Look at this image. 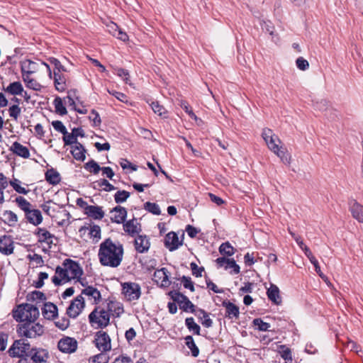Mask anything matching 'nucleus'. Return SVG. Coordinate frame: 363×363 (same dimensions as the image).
<instances>
[{"label": "nucleus", "instance_id": "obj_1", "mask_svg": "<svg viewBox=\"0 0 363 363\" xmlns=\"http://www.w3.org/2000/svg\"><path fill=\"white\" fill-rule=\"evenodd\" d=\"M123 253L122 244L107 238L99 245L98 257L102 266L116 268L121 264Z\"/></svg>", "mask_w": 363, "mask_h": 363}, {"label": "nucleus", "instance_id": "obj_2", "mask_svg": "<svg viewBox=\"0 0 363 363\" xmlns=\"http://www.w3.org/2000/svg\"><path fill=\"white\" fill-rule=\"evenodd\" d=\"M262 136L268 148L277 155L283 163L289 165L291 163V155L286 149L279 146L281 141L279 137L269 128L263 129Z\"/></svg>", "mask_w": 363, "mask_h": 363}, {"label": "nucleus", "instance_id": "obj_3", "mask_svg": "<svg viewBox=\"0 0 363 363\" xmlns=\"http://www.w3.org/2000/svg\"><path fill=\"white\" fill-rule=\"evenodd\" d=\"M13 318L19 322L35 321L39 316L38 308L30 303L18 306L12 311Z\"/></svg>", "mask_w": 363, "mask_h": 363}, {"label": "nucleus", "instance_id": "obj_4", "mask_svg": "<svg viewBox=\"0 0 363 363\" xmlns=\"http://www.w3.org/2000/svg\"><path fill=\"white\" fill-rule=\"evenodd\" d=\"M89 321L94 328H104L110 322V314L103 308L96 307L89 315Z\"/></svg>", "mask_w": 363, "mask_h": 363}, {"label": "nucleus", "instance_id": "obj_5", "mask_svg": "<svg viewBox=\"0 0 363 363\" xmlns=\"http://www.w3.org/2000/svg\"><path fill=\"white\" fill-rule=\"evenodd\" d=\"M17 333L21 337L35 338L43 334L44 329L40 324L36 323L35 321H29L20 325Z\"/></svg>", "mask_w": 363, "mask_h": 363}, {"label": "nucleus", "instance_id": "obj_6", "mask_svg": "<svg viewBox=\"0 0 363 363\" xmlns=\"http://www.w3.org/2000/svg\"><path fill=\"white\" fill-rule=\"evenodd\" d=\"M49 358L47 350L40 347H32L25 357L19 359L18 363H46Z\"/></svg>", "mask_w": 363, "mask_h": 363}, {"label": "nucleus", "instance_id": "obj_7", "mask_svg": "<svg viewBox=\"0 0 363 363\" xmlns=\"http://www.w3.org/2000/svg\"><path fill=\"white\" fill-rule=\"evenodd\" d=\"M40 67H45L50 77H51L52 72L50 66L40 60H37L36 61L25 60L21 63V72H26L28 74H34L37 72Z\"/></svg>", "mask_w": 363, "mask_h": 363}, {"label": "nucleus", "instance_id": "obj_8", "mask_svg": "<svg viewBox=\"0 0 363 363\" xmlns=\"http://www.w3.org/2000/svg\"><path fill=\"white\" fill-rule=\"evenodd\" d=\"M30 350V343L27 342L25 340L20 339L13 342L9 350V353L11 357H17L21 359V357H25L26 354H28V352Z\"/></svg>", "mask_w": 363, "mask_h": 363}, {"label": "nucleus", "instance_id": "obj_9", "mask_svg": "<svg viewBox=\"0 0 363 363\" xmlns=\"http://www.w3.org/2000/svg\"><path fill=\"white\" fill-rule=\"evenodd\" d=\"M94 342L96 348L101 352H108L111 350V337L104 330H99L95 333Z\"/></svg>", "mask_w": 363, "mask_h": 363}, {"label": "nucleus", "instance_id": "obj_10", "mask_svg": "<svg viewBox=\"0 0 363 363\" xmlns=\"http://www.w3.org/2000/svg\"><path fill=\"white\" fill-rule=\"evenodd\" d=\"M122 293L129 301L138 300L141 294L140 286L133 282L122 284Z\"/></svg>", "mask_w": 363, "mask_h": 363}, {"label": "nucleus", "instance_id": "obj_11", "mask_svg": "<svg viewBox=\"0 0 363 363\" xmlns=\"http://www.w3.org/2000/svg\"><path fill=\"white\" fill-rule=\"evenodd\" d=\"M62 266L66 268L67 273L69 278L72 279H79L83 274V269L77 262L66 259L63 261Z\"/></svg>", "mask_w": 363, "mask_h": 363}, {"label": "nucleus", "instance_id": "obj_12", "mask_svg": "<svg viewBox=\"0 0 363 363\" xmlns=\"http://www.w3.org/2000/svg\"><path fill=\"white\" fill-rule=\"evenodd\" d=\"M85 307L84 298L82 295L77 296L69 304L67 314L69 318H76Z\"/></svg>", "mask_w": 363, "mask_h": 363}, {"label": "nucleus", "instance_id": "obj_13", "mask_svg": "<svg viewBox=\"0 0 363 363\" xmlns=\"http://www.w3.org/2000/svg\"><path fill=\"white\" fill-rule=\"evenodd\" d=\"M77 341L70 337L62 338L57 344L58 349L64 353H72L77 349Z\"/></svg>", "mask_w": 363, "mask_h": 363}, {"label": "nucleus", "instance_id": "obj_14", "mask_svg": "<svg viewBox=\"0 0 363 363\" xmlns=\"http://www.w3.org/2000/svg\"><path fill=\"white\" fill-rule=\"evenodd\" d=\"M110 213L112 214L111 216L112 223L121 224L125 221L128 212L125 208L117 206L111 210Z\"/></svg>", "mask_w": 363, "mask_h": 363}, {"label": "nucleus", "instance_id": "obj_15", "mask_svg": "<svg viewBox=\"0 0 363 363\" xmlns=\"http://www.w3.org/2000/svg\"><path fill=\"white\" fill-rule=\"evenodd\" d=\"M123 230L131 237L138 235L141 232V225L137 219L133 218L123 223Z\"/></svg>", "mask_w": 363, "mask_h": 363}, {"label": "nucleus", "instance_id": "obj_16", "mask_svg": "<svg viewBox=\"0 0 363 363\" xmlns=\"http://www.w3.org/2000/svg\"><path fill=\"white\" fill-rule=\"evenodd\" d=\"M69 278L65 267L57 266L55 269V274L52 277V281L55 286L69 281Z\"/></svg>", "mask_w": 363, "mask_h": 363}, {"label": "nucleus", "instance_id": "obj_17", "mask_svg": "<svg viewBox=\"0 0 363 363\" xmlns=\"http://www.w3.org/2000/svg\"><path fill=\"white\" fill-rule=\"evenodd\" d=\"M135 250L138 253H145L150 247V240L147 235H138L134 241Z\"/></svg>", "mask_w": 363, "mask_h": 363}, {"label": "nucleus", "instance_id": "obj_18", "mask_svg": "<svg viewBox=\"0 0 363 363\" xmlns=\"http://www.w3.org/2000/svg\"><path fill=\"white\" fill-rule=\"evenodd\" d=\"M180 245L182 242H179L178 235L174 232H169L164 238V246L169 250H176Z\"/></svg>", "mask_w": 363, "mask_h": 363}, {"label": "nucleus", "instance_id": "obj_19", "mask_svg": "<svg viewBox=\"0 0 363 363\" xmlns=\"http://www.w3.org/2000/svg\"><path fill=\"white\" fill-rule=\"evenodd\" d=\"M13 241L11 236L4 235L0 237V252L6 255L13 252Z\"/></svg>", "mask_w": 363, "mask_h": 363}, {"label": "nucleus", "instance_id": "obj_20", "mask_svg": "<svg viewBox=\"0 0 363 363\" xmlns=\"http://www.w3.org/2000/svg\"><path fill=\"white\" fill-rule=\"evenodd\" d=\"M25 216L28 222L35 226L40 225L43 221L42 213L38 209L31 208L25 213Z\"/></svg>", "mask_w": 363, "mask_h": 363}, {"label": "nucleus", "instance_id": "obj_21", "mask_svg": "<svg viewBox=\"0 0 363 363\" xmlns=\"http://www.w3.org/2000/svg\"><path fill=\"white\" fill-rule=\"evenodd\" d=\"M350 211L352 217L360 223H363V206L355 200L350 203Z\"/></svg>", "mask_w": 363, "mask_h": 363}, {"label": "nucleus", "instance_id": "obj_22", "mask_svg": "<svg viewBox=\"0 0 363 363\" xmlns=\"http://www.w3.org/2000/svg\"><path fill=\"white\" fill-rule=\"evenodd\" d=\"M81 295H85L88 296L91 300L94 301V303L97 304L101 299V295L100 291L92 286H88L84 288L81 293Z\"/></svg>", "mask_w": 363, "mask_h": 363}, {"label": "nucleus", "instance_id": "obj_23", "mask_svg": "<svg viewBox=\"0 0 363 363\" xmlns=\"http://www.w3.org/2000/svg\"><path fill=\"white\" fill-rule=\"evenodd\" d=\"M67 78L61 72L54 70V84L55 89L60 91L63 92L67 89Z\"/></svg>", "mask_w": 363, "mask_h": 363}, {"label": "nucleus", "instance_id": "obj_24", "mask_svg": "<svg viewBox=\"0 0 363 363\" xmlns=\"http://www.w3.org/2000/svg\"><path fill=\"white\" fill-rule=\"evenodd\" d=\"M223 306L225 308V316L230 319L239 318V308L230 301H223Z\"/></svg>", "mask_w": 363, "mask_h": 363}, {"label": "nucleus", "instance_id": "obj_25", "mask_svg": "<svg viewBox=\"0 0 363 363\" xmlns=\"http://www.w3.org/2000/svg\"><path fill=\"white\" fill-rule=\"evenodd\" d=\"M268 298L276 305H279L281 303V298L279 294V288L273 284H271L270 287L267 291Z\"/></svg>", "mask_w": 363, "mask_h": 363}, {"label": "nucleus", "instance_id": "obj_26", "mask_svg": "<svg viewBox=\"0 0 363 363\" xmlns=\"http://www.w3.org/2000/svg\"><path fill=\"white\" fill-rule=\"evenodd\" d=\"M10 150L12 151L16 155L25 159L28 158L30 157L29 150L26 146H23L18 142H14L12 144Z\"/></svg>", "mask_w": 363, "mask_h": 363}, {"label": "nucleus", "instance_id": "obj_27", "mask_svg": "<svg viewBox=\"0 0 363 363\" xmlns=\"http://www.w3.org/2000/svg\"><path fill=\"white\" fill-rule=\"evenodd\" d=\"M86 150L81 143L72 146L71 153L73 157L78 161H84L86 159Z\"/></svg>", "mask_w": 363, "mask_h": 363}, {"label": "nucleus", "instance_id": "obj_28", "mask_svg": "<svg viewBox=\"0 0 363 363\" xmlns=\"http://www.w3.org/2000/svg\"><path fill=\"white\" fill-rule=\"evenodd\" d=\"M85 214L95 220H101L104 217V212L102 208L98 206H89Z\"/></svg>", "mask_w": 363, "mask_h": 363}, {"label": "nucleus", "instance_id": "obj_29", "mask_svg": "<svg viewBox=\"0 0 363 363\" xmlns=\"http://www.w3.org/2000/svg\"><path fill=\"white\" fill-rule=\"evenodd\" d=\"M42 310L44 317L49 320L54 318L57 314V308L52 303H45Z\"/></svg>", "mask_w": 363, "mask_h": 363}, {"label": "nucleus", "instance_id": "obj_30", "mask_svg": "<svg viewBox=\"0 0 363 363\" xmlns=\"http://www.w3.org/2000/svg\"><path fill=\"white\" fill-rule=\"evenodd\" d=\"M35 235L38 237V242H47L48 244L52 243L51 239L54 238V235L45 228H38Z\"/></svg>", "mask_w": 363, "mask_h": 363}, {"label": "nucleus", "instance_id": "obj_31", "mask_svg": "<svg viewBox=\"0 0 363 363\" xmlns=\"http://www.w3.org/2000/svg\"><path fill=\"white\" fill-rule=\"evenodd\" d=\"M4 90L11 95L16 96L22 94L23 87L20 82H14L4 88Z\"/></svg>", "mask_w": 363, "mask_h": 363}, {"label": "nucleus", "instance_id": "obj_32", "mask_svg": "<svg viewBox=\"0 0 363 363\" xmlns=\"http://www.w3.org/2000/svg\"><path fill=\"white\" fill-rule=\"evenodd\" d=\"M168 274L169 272L166 268H162L155 272L154 277L160 280L162 285L166 286L169 284Z\"/></svg>", "mask_w": 363, "mask_h": 363}, {"label": "nucleus", "instance_id": "obj_33", "mask_svg": "<svg viewBox=\"0 0 363 363\" xmlns=\"http://www.w3.org/2000/svg\"><path fill=\"white\" fill-rule=\"evenodd\" d=\"M200 319L201 324L205 328H211L213 325V320L210 318L209 315L203 309H199L196 314Z\"/></svg>", "mask_w": 363, "mask_h": 363}, {"label": "nucleus", "instance_id": "obj_34", "mask_svg": "<svg viewBox=\"0 0 363 363\" xmlns=\"http://www.w3.org/2000/svg\"><path fill=\"white\" fill-rule=\"evenodd\" d=\"M45 179L48 183L55 185L60 182V176L57 171L53 169H48L45 173Z\"/></svg>", "mask_w": 363, "mask_h": 363}, {"label": "nucleus", "instance_id": "obj_35", "mask_svg": "<svg viewBox=\"0 0 363 363\" xmlns=\"http://www.w3.org/2000/svg\"><path fill=\"white\" fill-rule=\"evenodd\" d=\"M185 325L190 332H192L195 335H200V326L195 323L192 317L186 318Z\"/></svg>", "mask_w": 363, "mask_h": 363}, {"label": "nucleus", "instance_id": "obj_36", "mask_svg": "<svg viewBox=\"0 0 363 363\" xmlns=\"http://www.w3.org/2000/svg\"><path fill=\"white\" fill-rule=\"evenodd\" d=\"M185 343L187 347L191 350L193 357H196L199 354V350L194 342V340L191 335L185 337Z\"/></svg>", "mask_w": 363, "mask_h": 363}, {"label": "nucleus", "instance_id": "obj_37", "mask_svg": "<svg viewBox=\"0 0 363 363\" xmlns=\"http://www.w3.org/2000/svg\"><path fill=\"white\" fill-rule=\"evenodd\" d=\"M15 202L25 213L32 208V204L23 196L16 197Z\"/></svg>", "mask_w": 363, "mask_h": 363}, {"label": "nucleus", "instance_id": "obj_38", "mask_svg": "<svg viewBox=\"0 0 363 363\" xmlns=\"http://www.w3.org/2000/svg\"><path fill=\"white\" fill-rule=\"evenodd\" d=\"M53 105L55 108V112L61 116L66 115L67 111L63 104L62 100L60 96H56L53 101Z\"/></svg>", "mask_w": 363, "mask_h": 363}, {"label": "nucleus", "instance_id": "obj_39", "mask_svg": "<svg viewBox=\"0 0 363 363\" xmlns=\"http://www.w3.org/2000/svg\"><path fill=\"white\" fill-rule=\"evenodd\" d=\"M3 216L5 219V222L7 223L10 226H14L15 224L18 222V216L12 211H5L3 213Z\"/></svg>", "mask_w": 363, "mask_h": 363}, {"label": "nucleus", "instance_id": "obj_40", "mask_svg": "<svg viewBox=\"0 0 363 363\" xmlns=\"http://www.w3.org/2000/svg\"><path fill=\"white\" fill-rule=\"evenodd\" d=\"M107 352H101V353L96 354L89 358V363H108L109 356L106 353Z\"/></svg>", "mask_w": 363, "mask_h": 363}, {"label": "nucleus", "instance_id": "obj_41", "mask_svg": "<svg viewBox=\"0 0 363 363\" xmlns=\"http://www.w3.org/2000/svg\"><path fill=\"white\" fill-rule=\"evenodd\" d=\"M151 108L155 113L157 114L160 116H162L163 118H167V111L165 109V108L160 105L158 101H153L150 104Z\"/></svg>", "mask_w": 363, "mask_h": 363}, {"label": "nucleus", "instance_id": "obj_42", "mask_svg": "<svg viewBox=\"0 0 363 363\" xmlns=\"http://www.w3.org/2000/svg\"><path fill=\"white\" fill-rule=\"evenodd\" d=\"M219 252L221 255L231 256L235 253V249L228 242H226L220 245Z\"/></svg>", "mask_w": 363, "mask_h": 363}, {"label": "nucleus", "instance_id": "obj_43", "mask_svg": "<svg viewBox=\"0 0 363 363\" xmlns=\"http://www.w3.org/2000/svg\"><path fill=\"white\" fill-rule=\"evenodd\" d=\"M84 168L91 173L96 174L101 170V167L99 164L94 160H91L84 164Z\"/></svg>", "mask_w": 363, "mask_h": 363}, {"label": "nucleus", "instance_id": "obj_44", "mask_svg": "<svg viewBox=\"0 0 363 363\" xmlns=\"http://www.w3.org/2000/svg\"><path fill=\"white\" fill-rule=\"evenodd\" d=\"M254 326L257 327V328L260 331H269V328L271 327L270 324L266 322H264L261 318H255L252 321Z\"/></svg>", "mask_w": 363, "mask_h": 363}, {"label": "nucleus", "instance_id": "obj_45", "mask_svg": "<svg viewBox=\"0 0 363 363\" xmlns=\"http://www.w3.org/2000/svg\"><path fill=\"white\" fill-rule=\"evenodd\" d=\"M144 208L146 211L152 213L154 215L159 216L161 214V211L158 204L155 203H151L150 201L146 202L144 204Z\"/></svg>", "mask_w": 363, "mask_h": 363}, {"label": "nucleus", "instance_id": "obj_46", "mask_svg": "<svg viewBox=\"0 0 363 363\" xmlns=\"http://www.w3.org/2000/svg\"><path fill=\"white\" fill-rule=\"evenodd\" d=\"M130 196V193L125 190L118 191L114 195L116 203H121L125 202Z\"/></svg>", "mask_w": 363, "mask_h": 363}, {"label": "nucleus", "instance_id": "obj_47", "mask_svg": "<svg viewBox=\"0 0 363 363\" xmlns=\"http://www.w3.org/2000/svg\"><path fill=\"white\" fill-rule=\"evenodd\" d=\"M96 184L98 187L102 188V189L105 191H111L116 189L113 185L110 184L108 181L105 179H102L96 182Z\"/></svg>", "mask_w": 363, "mask_h": 363}, {"label": "nucleus", "instance_id": "obj_48", "mask_svg": "<svg viewBox=\"0 0 363 363\" xmlns=\"http://www.w3.org/2000/svg\"><path fill=\"white\" fill-rule=\"evenodd\" d=\"M108 306L110 311H113L117 317L120 316V315L122 314L124 311L123 308L120 303L111 301L108 304Z\"/></svg>", "mask_w": 363, "mask_h": 363}, {"label": "nucleus", "instance_id": "obj_49", "mask_svg": "<svg viewBox=\"0 0 363 363\" xmlns=\"http://www.w3.org/2000/svg\"><path fill=\"white\" fill-rule=\"evenodd\" d=\"M179 308L185 312H195V306L191 303V301H189L187 297H186V300H184L182 303L179 305Z\"/></svg>", "mask_w": 363, "mask_h": 363}, {"label": "nucleus", "instance_id": "obj_50", "mask_svg": "<svg viewBox=\"0 0 363 363\" xmlns=\"http://www.w3.org/2000/svg\"><path fill=\"white\" fill-rule=\"evenodd\" d=\"M281 357L286 361H292L291 350L286 345H280L279 350Z\"/></svg>", "mask_w": 363, "mask_h": 363}, {"label": "nucleus", "instance_id": "obj_51", "mask_svg": "<svg viewBox=\"0 0 363 363\" xmlns=\"http://www.w3.org/2000/svg\"><path fill=\"white\" fill-rule=\"evenodd\" d=\"M19 180L14 179L13 180L10 181L9 184L16 192L26 195L29 192V190L19 185Z\"/></svg>", "mask_w": 363, "mask_h": 363}, {"label": "nucleus", "instance_id": "obj_52", "mask_svg": "<svg viewBox=\"0 0 363 363\" xmlns=\"http://www.w3.org/2000/svg\"><path fill=\"white\" fill-rule=\"evenodd\" d=\"M63 141L65 145H76L79 143L77 140V138H75L72 132L71 133H68L67 135H63Z\"/></svg>", "mask_w": 363, "mask_h": 363}, {"label": "nucleus", "instance_id": "obj_53", "mask_svg": "<svg viewBox=\"0 0 363 363\" xmlns=\"http://www.w3.org/2000/svg\"><path fill=\"white\" fill-rule=\"evenodd\" d=\"M21 108L18 104L12 105L9 108V116L13 120L17 121L18 118L21 115Z\"/></svg>", "mask_w": 363, "mask_h": 363}, {"label": "nucleus", "instance_id": "obj_54", "mask_svg": "<svg viewBox=\"0 0 363 363\" xmlns=\"http://www.w3.org/2000/svg\"><path fill=\"white\" fill-rule=\"evenodd\" d=\"M118 76L121 77L125 84L130 85V74L128 70L123 68H118L116 69Z\"/></svg>", "mask_w": 363, "mask_h": 363}, {"label": "nucleus", "instance_id": "obj_55", "mask_svg": "<svg viewBox=\"0 0 363 363\" xmlns=\"http://www.w3.org/2000/svg\"><path fill=\"white\" fill-rule=\"evenodd\" d=\"M225 269H233L232 274H237L240 273V267L233 259H228V262L225 266Z\"/></svg>", "mask_w": 363, "mask_h": 363}, {"label": "nucleus", "instance_id": "obj_56", "mask_svg": "<svg viewBox=\"0 0 363 363\" xmlns=\"http://www.w3.org/2000/svg\"><path fill=\"white\" fill-rule=\"evenodd\" d=\"M169 295L171 296V298L173 299V301L174 302H177L179 304V306L181 303H182V301L184 300H186V296L181 294L180 292L176 291H171L169 293Z\"/></svg>", "mask_w": 363, "mask_h": 363}, {"label": "nucleus", "instance_id": "obj_57", "mask_svg": "<svg viewBox=\"0 0 363 363\" xmlns=\"http://www.w3.org/2000/svg\"><path fill=\"white\" fill-rule=\"evenodd\" d=\"M52 125L53 126V128L55 130L61 133L62 135L67 134V130L66 127L64 125V124L60 121H52Z\"/></svg>", "mask_w": 363, "mask_h": 363}, {"label": "nucleus", "instance_id": "obj_58", "mask_svg": "<svg viewBox=\"0 0 363 363\" xmlns=\"http://www.w3.org/2000/svg\"><path fill=\"white\" fill-rule=\"evenodd\" d=\"M50 62L55 66L54 70L57 72H67V69L61 64V62L55 57H50L49 59Z\"/></svg>", "mask_w": 363, "mask_h": 363}, {"label": "nucleus", "instance_id": "obj_59", "mask_svg": "<svg viewBox=\"0 0 363 363\" xmlns=\"http://www.w3.org/2000/svg\"><path fill=\"white\" fill-rule=\"evenodd\" d=\"M182 283L185 289H188L192 292L195 291L194 283L190 277L183 276L182 277Z\"/></svg>", "mask_w": 363, "mask_h": 363}, {"label": "nucleus", "instance_id": "obj_60", "mask_svg": "<svg viewBox=\"0 0 363 363\" xmlns=\"http://www.w3.org/2000/svg\"><path fill=\"white\" fill-rule=\"evenodd\" d=\"M296 64L297 67L302 71H305L309 67L308 62L302 57L297 58Z\"/></svg>", "mask_w": 363, "mask_h": 363}, {"label": "nucleus", "instance_id": "obj_61", "mask_svg": "<svg viewBox=\"0 0 363 363\" xmlns=\"http://www.w3.org/2000/svg\"><path fill=\"white\" fill-rule=\"evenodd\" d=\"M190 267L194 276L196 277H201L202 276V272L204 270L203 267H199L195 262H191Z\"/></svg>", "mask_w": 363, "mask_h": 363}, {"label": "nucleus", "instance_id": "obj_62", "mask_svg": "<svg viewBox=\"0 0 363 363\" xmlns=\"http://www.w3.org/2000/svg\"><path fill=\"white\" fill-rule=\"evenodd\" d=\"M55 325L62 330H65L69 325V320L67 318H62L55 322Z\"/></svg>", "mask_w": 363, "mask_h": 363}, {"label": "nucleus", "instance_id": "obj_63", "mask_svg": "<svg viewBox=\"0 0 363 363\" xmlns=\"http://www.w3.org/2000/svg\"><path fill=\"white\" fill-rule=\"evenodd\" d=\"M89 235L91 237L96 239H99L101 238V228L97 225H94L90 227L89 229Z\"/></svg>", "mask_w": 363, "mask_h": 363}, {"label": "nucleus", "instance_id": "obj_64", "mask_svg": "<svg viewBox=\"0 0 363 363\" xmlns=\"http://www.w3.org/2000/svg\"><path fill=\"white\" fill-rule=\"evenodd\" d=\"M48 278V274L46 272H40L38 280L35 282V286L38 289L41 288L44 284V280Z\"/></svg>", "mask_w": 363, "mask_h": 363}]
</instances>
